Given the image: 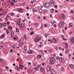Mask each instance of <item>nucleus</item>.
I'll return each instance as SVG.
<instances>
[{
	"label": "nucleus",
	"mask_w": 74,
	"mask_h": 74,
	"mask_svg": "<svg viewBox=\"0 0 74 74\" xmlns=\"http://www.w3.org/2000/svg\"><path fill=\"white\" fill-rule=\"evenodd\" d=\"M21 18H19L17 21V25H18L19 27V29L21 30H22V27L25 26V23H21L20 24V23H21Z\"/></svg>",
	"instance_id": "obj_1"
},
{
	"label": "nucleus",
	"mask_w": 74,
	"mask_h": 74,
	"mask_svg": "<svg viewBox=\"0 0 74 74\" xmlns=\"http://www.w3.org/2000/svg\"><path fill=\"white\" fill-rule=\"evenodd\" d=\"M56 61L55 60V58L53 57H51L49 60V63L50 64H54L55 63Z\"/></svg>",
	"instance_id": "obj_2"
},
{
	"label": "nucleus",
	"mask_w": 74,
	"mask_h": 74,
	"mask_svg": "<svg viewBox=\"0 0 74 74\" xmlns=\"http://www.w3.org/2000/svg\"><path fill=\"white\" fill-rule=\"evenodd\" d=\"M41 37L40 36H37L34 39V41L35 42H38L39 40L41 39Z\"/></svg>",
	"instance_id": "obj_3"
},
{
	"label": "nucleus",
	"mask_w": 74,
	"mask_h": 74,
	"mask_svg": "<svg viewBox=\"0 0 74 74\" xmlns=\"http://www.w3.org/2000/svg\"><path fill=\"white\" fill-rule=\"evenodd\" d=\"M44 7H45L46 8H48V7H49V6H50V3H47L43 5Z\"/></svg>",
	"instance_id": "obj_4"
},
{
	"label": "nucleus",
	"mask_w": 74,
	"mask_h": 74,
	"mask_svg": "<svg viewBox=\"0 0 74 74\" xmlns=\"http://www.w3.org/2000/svg\"><path fill=\"white\" fill-rule=\"evenodd\" d=\"M51 41L53 42V43H54V44H56V42H57L56 39L55 38H52Z\"/></svg>",
	"instance_id": "obj_5"
},
{
	"label": "nucleus",
	"mask_w": 74,
	"mask_h": 74,
	"mask_svg": "<svg viewBox=\"0 0 74 74\" xmlns=\"http://www.w3.org/2000/svg\"><path fill=\"white\" fill-rule=\"evenodd\" d=\"M45 68L44 67H41L40 69V72H43L45 70Z\"/></svg>",
	"instance_id": "obj_6"
},
{
	"label": "nucleus",
	"mask_w": 74,
	"mask_h": 74,
	"mask_svg": "<svg viewBox=\"0 0 74 74\" xmlns=\"http://www.w3.org/2000/svg\"><path fill=\"white\" fill-rule=\"evenodd\" d=\"M59 27L61 28L63 27V23L62 22L60 23L59 24Z\"/></svg>",
	"instance_id": "obj_7"
},
{
	"label": "nucleus",
	"mask_w": 74,
	"mask_h": 74,
	"mask_svg": "<svg viewBox=\"0 0 74 74\" xmlns=\"http://www.w3.org/2000/svg\"><path fill=\"white\" fill-rule=\"evenodd\" d=\"M51 67L50 66H47L46 68V70L47 71H48L49 70H51Z\"/></svg>",
	"instance_id": "obj_8"
},
{
	"label": "nucleus",
	"mask_w": 74,
	"mask_h": 74,
	"mask_svg": "<svg viewBox=\"0 0 74 74\" xmlns=\"http://www.w3.org/2000/svg\"><path fill=\"white\" fill-rule=\"evenodd\" d=\"M50 73L51 74H56V72L53 69H52L50 71Z\"/></svg>",
	"instance_id": "obj_9"
},
{
	"label": "nucleus",
	"mask_w": 74,
	"mask_h": 74,
	"mask_svg": "<svg viewBox=\"0 0 74 74\" xmlns=\"http://www.w3.org/2000/svg\"><path fill=\"white\" fill-rule=\"evenodd\" d=\"M71 43H74V37H72L70 40Z\"/></svg>",
	"instance_id": "obj_10"
},
{
	"label": "nucleus",
	"mask_w": 74,
	"mask_h": 74,
	"mask_svg": "<svg viewBox=\"0 0 74 74\" xmlns=\"http://www.w3.org/2000/svg\"><path fill=\"white\" fill-rule=\"evenodd\" d=\"M5 34H2V35L0 37V38L1 39H2V38H4V37H5Z\"/></svg>",
	"instance_id": "obj_11"
},
{
	"label": "nucleus",
	"mask_w": 74,
	"mask_h": 74,
	"mask_svg": "<svg viewBox=\"0 0 74 74\" xmlns=\"http://www.w3.org/2000/svg\"><path fill=\"white\" fill-rule=\"evenodd\" d=\"M10 35H11V37H12L14 35V32L12 31H10Z\"/></svg>",
	"instance_id": "obj_12"
},
{
	"label": "nucleus",
	"mask_w": 74,
	"mask_h": 74,
	"mask_svg": "<svg viewBox=\"0 0 74 74\" xmlns=\"http://www.w3.org/2000/svg\"><path fill=\"white\" fill-rule=\"evenodd\" d=\"M18 11L19 12H22V11H23V10H22V9H21V8H18Z\"/></svg>",
	"instance_id": "obj_13"
},
{
	"label": "nucleus",
	"mask_w": 74,
	"mask_h": 74,
	"mask_svg": "<svg viewBox=\"0 0 74 74\" xmlns=\"http://www.w3.org/2000/svg\"><path fill=\"white\" fill-rule=\"evenodd\" d=\"M38 9L39 10V12L40 13H41V12H42V9H41V8H40V7H38Z\"/></svg>",
	"instance_id": "obj_14"
},
{
	"label": "nucleus",
	"mask_w": 74,
	"mask_h": 74,
	"mask_svg": "<svg viewBox=\"0 0 74 74\" xmlns=\"http://www.w3.org/2000/svg\"><path fill=\"white\" fill-rule=\"evenodd\" d=\"M63 60V59L62 57L60 58L59 60L60 63H62V60Z\"/></svg>",
	"instance_id": "obj_15"
},
{
	"label": "nucleus",
	"mask_w": 74,
	"mask_h": 74,
	"mask_svg": "<svg viewBox=\"0 0 74 74\" xmlns=\"http://www.w3.org/2000/svg\"><path fill=\"white\" fill-rule=\"evenodd\" d=\"M61 15H62V19H64L66 18V16L64 15V14H62Z\"/></svg>",
	"instance_id": "obj_16"
},
{
	"label": "nucleus",
	"mask_w": 74,
	"mask_h": 74,
	"mask_svg": "<svg viewBox=\"0 0 74 74\" xmlns=\"http://www.w3.org/2000/svg\"><path fill=\"white\" fill-rule=\"evenodd\" d=\"M50 12L51 14H53L54 13V9L52 8L50 10Z\"/></svg>",
	"instance_id": "obj_17"
},
{
	"label": "nucleus",
	"mask_w": 74,
	"mask_h": 74,
	"mask_svg": "<svg viewBox=\"0 0 74 74\" xmlns=\"http://www.w3.org/2000/svg\"><path fill=\"white\" fill-rule=\"evenodd\" d=\"M65 45L66 48V49L68 48V47H69V45H68V44H67V43L66 42H65Z\"/></svg>",
	"instance_id": "obj_18"
},
{
	"label": "nucleus",
	"mask_w": 74,
	"mask_h": 74,
	"mask_svg": "<svg viewBox=\"0 0 74 74\" xmlns=\"http://www.w3.org/2000/svg\"><path fill=\"white\" fill-rule=\"evenodd\" d=\"M32 53V50H30L28 51V53L29 54H31Z\"/></svg>",
	"instance_id": "obj_19"
},
{
	"label": "nucleus",
	"mask_w": 74,
	"mask_h": 74,
	"mask_svg": "<svg viewBox=\"0 0 74 74\" xmlns=\"http://www.w3.org/2000/svg\"><path fill=\"white\" fill-rule=\"evenodd\" d=\"M61 37L62 38H63V40H65V41L67 40H66L65 38H64V35H62L61 36Z\"/></svg>",
	"instance_id": "obj_20"
},
{
	"label": "nucleus",
	"mask_w": 74,
	"mask_h": 74,
	"mask_svg": "<svg viewBox=\"0 0 74 74\" xmlns=\"http://www.w3.org/2000/svg\"><path fill=\"white\" fill-rule=\"evenodd\" d=\"M13 38H14V40H17V39H18V37L16 36H14V37Z\"/></svg>",
	"instance_id": "obj_21"
},
{
	"label": "nucleus",
	"mask_w": 74,
	"mask_h": 74,
	"mask_svg": "<svg viewBox=\"0 0 74 74\" xmlns=\"http://www.w3.org/2000/svg\"><path fill=\"white\" fill-rule=\"evenodd\" d=\"M69 26L70 27H72L73 26V23H71L69 24Z\"/></svg>",
	"instance_id": "obj_22"
},
{
	"label": "nucleus",
	"mask_w": 74,
	"mask_h": 74,
	"mask_svg": "<svg viewBox=\"0 0 74 74\" xmlns=\"http://www.w3.org/2000/svg\"><path fill=\"white\" fill-rule=\"evenodd\" d=\"M39 68H40V65H38L37 66V67H36L37 70H38Z\"/></svg>",
	"instance_id": "obj_23"
},
{
	"label": "nucleus",
	"mask_w": 74,
	"mask_h": 74,
	"mask_svg": "<svg viewBox=\"0 0 74 74\" xmlns=\"http://www.w3.org/2000/svg\"><path fill=\"white\" fill-rule=\"evenodd\" d=\"M19 68L20 69H23V66L20 65L19 66Z\"/></svg>",
	"instance_id": "obj_24"
},
{
	"label": "nucleus",
	"mask_w": 74,
	"mask_h": 74,
	"mask_svg": "<svg viewBox=\"0 0 74 74\" xmlns=\"http://www.w3.org/2000/svg\"><path fill=\"white\" fill-rule=\"evenodd\" d=\"M65 52L66 53H69V49H67Z\"/></svg>",
	"instance_id": "obj_25"
},
{
	"label": "nucleus",
	"mask_w": 74,
	"mask_h": 74,
	"mask_svg": "<svg viewBox=\"0 0 74 74\" xmlns=\"http://www.w3.org/2000/svg\"><path fill=\"white\" fill-rule=\"evenodd\" d=\"M61 70L62 71H63V70H64V67H63V66H62L61 68Z\"/></svg>",
	"instance_id": "obj_26"
},
{
	"label": "nucleus",
	"mask_w": 74,
	"mask_h": 74,
	"mask_svg": "<svg viewBox=\"0 0 74 74\" xmlns=\"http://www.w3.org/2000/svg\"><path fill=\"white\" fill-rule=\"evenodd\" d=\"M51 4H53L54 3V1L53 0H51L50 1Z\"/></svg>",
	"instance_id": "obj_27"
},
{
	"label": "nucleus",
	"mask_w": 74,
	"mask_h": 74,
	"mask_svg": "<svg viewBox=\"0 0 74 74\" xmlns=\"http://www.w3.org/2000/svg\"><path fill=\"white\" fill-rule=\"evenodd\" d=\"M8 29H11L12 28V27L11 26H8Z\"/></svg>",
	"instance_id": "obj_28"
},
{
	"label": "nucleus",
	"mask_w": 74,
	"mask_h": 74,
	"mask_svg": "<svg viewBox=\"0 0 74 74\" xmlns=\"http://www.w3.org/2000/svg\"><path fill=\"white\" fill-rule=\"evenodd\" d=\"M11 5L13 6V5H14V2H11Z\"/></svg>",
	"instance_id": "obj_29"
},
{
	"label": "nucleus",
	"mask_w": 74,
	"mask_h": 74,
	"mask_svg": "<svg viewBox=\"0 0 74 74\" xmlns=\"http://www.w3.org/2000/svg\"><path fill=\"white\" fill-rule=\"evenodd\" d=\"M70 66L71 68H73V67H74V65L73 64H71L70 65Z\"/></svg>",
	"instance_id": "obj_30"
},
{
	"label": "nucleus",
	"mask_w": 74,
	"mask_h": 74,
	"mask_svg": "<svg viewBox=\"0 0 74 74\" xmlns=\"http://www.w3.org/2000/svg\"><path fill=\"white\" fill-rule=\"evenodd\" d=\"M47 12V10H43L44 13H46Z\"/></svg>",
	"instance_id": "obj_31"
},
{
	"label": "nucleus",
	"mask_w": 74,
	"mask_h": 74,
	"mask_svg": "<svg viewBox=\"0 0 74 74\" xmlns=\"http://www.w3.org/2000/svg\"><path fill=\"white\" fill-rule=\"evenodd\" d=\"M48 36V35L47 34H46L45 35V36L46 38V37H47Z\"/></svg>",
	"instance_id": "obj_32"
},
{
	"label": "nucleus",
	"mask_w": 74,
	"mask_h": 74,
	"mask_svg": "<svg viewBox=\"0 0 74 74\" xmlns=\"http://www.w3.org/2000/svg\"><path fill=\"white\" fill-rule=\"evenodd\" d=\"M48 52H49V53H50V52H52V51L51 49H49L48 50Z\"/></svg>",
	"instance_id": "obj_33"
},
{
	"label": "nucleus",
	"mask_w": 74,
	"mask_h": 74,
	"mask_svg": "<svg viewBox=\"0 0 74 74\" xmlns=\"http://www.w3.org/2000/svg\"><path fill=\"white\" fill-rule=\"evenodd\" d=\"M23 43V42H21L20 43H19V45H22Z\"/></svg>",
	"instance_id": "obj_34"
},
{
	"label": "nucleus",
	"mask_w": 74,
	"mask_h": 74,
	"mask_svg": "<svg viewBox=\"0 0 74 74\" xmlns=\"http://www.w3.org/2000/svg\"><path fill=\"white\" fill-rule=\"evenodd\" d=\"M24 48L25 50V51H26V50L27 49V47L26 46H24Z\"/></svg>",
	"instance_id": "obj_35"
},
{
	"label": "nucleus",
	"mask_w": 74,
	"mask_h": 74,
	"mask_svg": "<svg viewBox=\"0 0 74 74\" xmlns=\"http://www.w3.org/2000/svg\"><path fill=\"white\" fill-rule=\"evenodd\" d=\"M41 65L42 66H45V63L43 62L41 64Z\"/></svg>",
	"instance_id": "obj_36"
},
{
	"label": "nucleus",
	"mask_w": 74,
	"mask_h": 74,
	"mask_svg": "<svg viewBox=\"0 0 74 74\" xmlns=\"http://www.w3.org/2000/svg\"><path fill=\"white\" fill-rule=\"evenodd\" d=\"M14 13H10V15H11V16H14Z\"/></svg>",
	"instance_id": "obj_37"
},
{
	"label": "nucleus",
	"mask_w": 74,
	"mask_h": 74,
	"mask_svg": "<svg viewBox=\"0 0 74 74\" xmlns=\"http://www.w3.org/2000/svg\"><path fill=\"white\" fill-rule=\"evenodd\" d=\"M34 33V32H32L30 34V35H33V34Z\"/></svg>",
	"instance_id": "obj_38"
},
{
	"label": "nucleus",
	"mask_w": 74,
	"mask_h": 74,
	"mask_svg": "<svg viewBox=\"0 0 74 74\" xmlns=\"http://www.w3.org/2000/svg\"><path fill=\"white\" fill-rule=\"evenodd\" d=\"M3 62V60L2 59L0 58V62Z\"/></svg>",
	"instance_id": "obj_39"
},
{
	"label": "nucleus",
	"mask_w": 74,
	"mask_h": 74,
	"mask_svg": "<svg viewBox=\"0 0 74 74\" xmlns=\"http://www.w3.org/2000/svg\"><path fill=\"white\" fill-rule=\"evenodd\" d=\"M38 58H41V55H38Z\"/></svg>",
	"instance_id": "obj_40"
},
{
	"label": "nucleus",
	"mask_w": 74,
	"mask_h": 74,
	"mask_svg": "<svg viewBox=\"0 0 74 74\" xmlns=\"http://www.w3.org/2000/svg\"><path fill=\"white\" fill-rule=\"evenodd\" d=\"M6 18H11V16H6Z\"/></svg>",
	"instance_id": "obj_41"
},
{
	"label": "nucleus",
	"mask_w": 74,
	"mask_h": 74,
	"mask_svg": "<svg viewBox=\"0 0 74 74\" xmlns=\"http://www.w3.org/2000/svg\"><path fill=\"white\" fill-rule=\"evenodd\" d=\"M3 15H5L7 14V12H3Z\"/></svg>",
	"instance_id": "obj_42"
},
{
	"label": "nucleus",
	"mask_w": 74,
	"mask_h": 74,
	"mask_svg": "<svg viewBox=\"0 0 74 74\" xmlns=\"http://www.w3.org/2000/svg\"><path fill=\"white\" fill-rule=\"evenodd\" d=\"M6 24L4 22L3 23V26H5Z\"/></svg>",
	"instance_id": "obj_43"
},
{
	"label": "nucleus",
	"mask_w": 74,
	"mask_h": 74,
	"mask_svg": "<svg viewBox=\"0 0 74 74\" xmlns=\"http://www.w3.org/2000/svg\"><path fill=\"white\" fill-rule=\"evenodd\" d=\"M59 55L60 56H63V55L62 54V53H60Z\"/></svg>",
	"instance_id": "obj_44"
},
{
	"label": "nucleus",
	"mask_w": 74,
	"mask_h": 74,
	"mask_svg": "<svg viewBox=\"0 0 74 74\" xmlns=\"http://www.w3.org/2000/svg\"><path fill=\"white\" fill-rule=\"evenodd\" d=\"M55 22H56V21H52L51 22V23H52V24H54Z\"/></svg>",
	"instance_id": "obj_45"
},
{
	"label": "nucleus",
	"mask_w": 74,
	"mask_h": 74,
	"mask_svg": "<svg viewBox=\"0 0 74 74\" xmlns=\"http://www.w3.org/2000/svg\"><path fill=\"white\" fill-rule=\"evenodd\" d=\"M3 26V24H2V23H0V27H1Z\"/></svg>",
	"instance_id": "obj_46"
},
{
	"label": "nucleus",
	"mask_w": 74,
	"mask_h": 74,
	"mask_svg": "<svg viewBox=\"0 0 74 74\" xmlns=\"http://www.w3.org/2000/svg\"><path fill=\"white\" fill-rule=\"evenodd\" d=\"M16 32H19V29L17 28H16Z\"/></svg>",
	"instance_id": "obj_47"
},
{
	"label": "nucleus",
	"mask_w": 74,
	"mask_h": 74,
	"mask_svg": "<svg viewBox=\"0 0 74 74\" xmlns=\"http://www.w3.org/2000/svg\"><path fill=\"white\" fill-rule=\"evenodd\" d=\"M60 66V64H58L56 65L57 67H59V66Z\"/></svg>",
	"instance_id": "obj_48"
},
{
	"label": "nucleus",
	"mask_w": 74,
	"mask_h": 74,
	"mask_svg": "<svg viewBox=\"0 0 74 74\" xmlns=\"http://www.w3.org/2000/svg\"><path fill=\"white\" fill-rule=\"evenodd\" d=\"M9 33V31L8 30H6V33L7 34H8Z\"/></svg>",
	"instance_id": "obj_49"
},
{
	"label": "nucleus",
	"mask_w": 74,
	"mask_h": 74,
	"mask_svg": "<svg viewBox=\"0 0 74 74\" xmlns=\"http://www.w3.org/2000/svg\"><path fill=\"white\" fill-rule=\"evenodd\" d=\"M45 27H47V24H45L44 26Z\"/></svg>",
	"instance_id": "obj_50"
},
{
	"label": "nucleus",
	"mask_w": 74,
	"mask_h": 74,
	"mask_svg": "<svg viewBox=\"0 0 74 74\" xmlns=\"http://www.w3.org/2000/svg\"><path fill=\"white\" fill-rule=\"evenodd\" d=\"M16 69L17 70H19V68L18 67H16Z\"/></svg>",
	"instance_id": "obj_51"
},
{
	"label": "nucleus",
	"mask_w": 74,
	"mask_h": 74,
	"mask_svg": "<svg viewBox=\"0 0 74 74\" xmlns=\"http://www.w3.org/2000/svg\"><path fill=\"white\" fill-rule=\"evenodd\" d=\"M35 12H37V10H35L34 11H33V13H34Z\"/></svg>",
	"instance_id": "obj_52"
},
{
	"label": "nucleus",
	"mask_w": 74,
	"mask_h": 74,
	"mask_svg": "<svg viewBox=\"0 0 74 74\" xmlns=\"http://www.w3.org/2000/svg\"><path fill=\"white\" fill-rule=\"evenodd\" d=\"M70 12H71V13L72 14H73V11L71 10L70 11Z\"/></svg>",
	"instance_id": "obj_53"
},
{
	"label": "nucleus",
	"mask_w": 74,
	"mask_h": 74,
	"mask_svg": "<svg viewBox=\"0 0 74 74\" xmlns=\"http://www.w3.org/2000/svg\"><path fill=\"white\" fill-rule=\"evenodd\" d=\"M56 60H58L59 59V57H56Z\"/></svg>",
	"instance_id": "obj_54"
},
{
	"label": "nucleus",
	"mask_w": 74,
	"mask_h": 74,
	"mask_svg": "<svg viewBox=\"0 0 74 74\" xmlns=\"http://www.w3.org/2000/svg\"><path fill=\"white\" fill-rule=\"evenodd\" d=\"M71 1L72 3H74V0H71Z\"/></svg>",
	"instance_id": "obj_55"
},
{
	"label": "nucleus",
	"mask_w": 74,
	"mask_h": 74,
	"mask_svg": "<svg viewBox=\"0 0 74 74\" xmlns=\"http://www.w3.org/2000/svg\"><path fill=\"white\" fill-rule=\"evenodd\" d=\"M69 33L71 35V34H72V32H69Z\"/></svg>",
	"instance_id": "obj_56"
},
{
	"label": "nucleus",
	"mask_w": 74,
	"mask_h": 74,
	"mask_svg": "<svg viewBox=\"0 0 74 74\" xmlns=\"http://www.w3.org/2000/svg\"><path fill=\"white\" fill-rule=\"evenodd\" d=\"M21 41H23V38H21Z\"/></svg>",
	"instance_id": "obj_57"
},
{
	"label": "nucleus",
	"mask_w": 74,
	"mask_h": 74,
	"mask_svg": "<svg viewBox=\"0 0 74 74\" xmlns=\"http://www.w3.org/2000/svg\"><path fill=\"white\" fill-rule=\"evenodd\" d=\"M53 56H54V57H56V55H55V54H53Z\"/></svg>",
	"instance_id": "obj_58"
},
{
	"label": "nucleus",
	"mask_w": 74,
	"mask_h": 74,
	"mask_svg": "<svg viewBox=\"0 0 74 74\" xmlns=\"http://www.w3.org/2000/svg\"><path fill=\"white\" fill-rule=\"evenodd\" d=\"M54 27H56V24H54L53 25Z\"/></svg>",
	"instance_id": "obj_59"
},
{
	"label": "nucleus",
	"mask_w": 74,
	"mask_h": 74,
	"mask_svg": "<svg viewBox=\"0 0 74 74\" xmlns=\"http://www.w3.org/2000/svg\"><path fill=\"white\" fill-rule=\"evenodd\" d=\"M39 47H40V48L41 47V46H42V45H39Z\"/></svg>",
	"instance_id": "obj_60"
},
{
	"label": "nucleus",
	"mask_w": 74,
	"mask_h": 74,
	"mask_svg": "<svg viewBox=\"0 0 74 74\" xmlns=\"http://www.w3.org/2000/svg\"><path fill=\"white\" fill-rule=\"evenodd\" d=\"M55 12H56V13H57V12H58V10H55Z\"/></svg>",
	"instance_id": "obj_61"
},
{
	"label": "nucleus",
	"mask_w": 74,
	"mask_h": 74,
	"mask_svg": "<svg viewBox=\"0 0 74 74\" xmlns=\"http://www.w3.org/2000/svg\"><path fill=\"white\" fill-rule=\"evenodd\" d=\"M34 66H36V63L34 64Z\"/></svg>",
	"instance_id": "obj_62"
},
{
	"label": "nucleus",
	"mask_w": 74,
	"mask_h": 74,
	"mask_svg": "<svg viewBox=\"0 0 74 74\" xmlns=\"http://www.w3.org/2000/svg\"><path fill=\"white\" fill-rule=\"evenodd\" d=\"M32 10L33 11H34V8H32Z\"/></svg>",
	"instance_id": "obj_63"
},
{
	"label": "nucleus",
	"mask_w": 74,
	"mask_h": 74,
	"mask_svg": "<svg viewBox=\"0 0 74 74\" xmlns=\"http://www.w3.org/2000/svg\"><path fill=\"white\" fill-rule=\"evenodd\" d=\"M26 15H27V16H29V13H27V14H26Z\"/></svg>",
	"instance_id": "obj_64"
}]
</instances>
